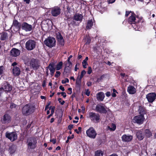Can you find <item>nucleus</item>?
I'll list each match as a JSON object with an SVG mask.
<instances>
[{
	"label": "nucleus",
	"mask_w": 156,
	"mask_h": 156,
	"mask_svg": "<svg viewBox=\"0 0 156 156\" xmlns=\"http://www.w3.org/2000/svg\"><path fill=\"white\" fill-rule=\"evenodd\" d=\"M34 110V107L32 105H26L22 108V112L24 115H28L33 113Z\"/></svg>",
	"instance_id": "nucleus-1"
},
{
	"label": "nucleus",
	"mask_w": 156,
	"mask_h": 156,
	"mask_svg": "<svg viewBox=\"0 0 156 156\" xmlns=\"http://www.w3.org/2000/svg\"><path fill=\"white\" fill-rule=\"evenodd\" d=\"M88 114V117L91 121L96 123L99 122L100 116L98 113L90 112Z\"/></svg>",
	"instance_id": "nucleus-2"
},
{
	"label": "nucleus",
	"mask_w": 156,
	"mask_h": 156,
	"mask_svg": "<svg viewBox=\"0 0 156 156\" xmlns=\"http://www.w3.org/2000/svg\"><path fill=\"white\" fill-rule=\"evenodd\" d=\"M37 140L34 137L29 138L27 140L28 147L30 149H34L37 146Z\"/></svg>",
	"instance_id": "nucleus-3"
},
{
	"label": "nucleus",
	"mask_w": 156,
	"mask_h": 156,
	"mask_svg": "<svg viewBox=\"0 0 156 156\" xmlns=\"http://www.w3.org/2000/svg\"><path fill=\"white\" fill-rule=\"evenodd\" d=\"M36 45V42L34 40H29L26 43L25 48L28 51H31L35 48Z\"/></svg>",
	"instance_id": "nucleus-4"
},
{
	"label": "nucleus",
	"mask_w": 156,
	"mask_h": 156,
	"mask_svg": "<svg viewBox=\"0 0 156 156\" xmlns=\"http://www.w3.org/2000/svg\"><path fill=\"white\" fill-rule=\"evenodd\" d=\"M55 38L52 37H48L44 41L45 44L50 48L54 46L55 44Z\"/></svg>",
	"instance_id": "nucleus-5"
},
{
	"label": "nucleus",
	"mask_w": 156,
	"mask_h": 156,
	"mask_svg": "<svg viewBox=\"0 0 156 156\" xmlns=\"http://www.w3.org/2000/svg\"><path fill=\"white\" fill-rule=\"evenodd\" d=\"M86 134L87 136L92 139H94L97 134L96 131L92 127H90L87 130Z\"/></svg>",
	"instance_id": "nucleus-6"
},
{
	"label": "nucleus",
	"mask_w": 156,
	"mask_h": 156,
	"mask_svg": "<svg viewBox=\"0 0 156 156\" xmlns=\"http://www.w3.org/2000/svg\"><path fill=\"white\" fill-rule=\"evenodd\" d=\"M5 136L7 138L9 139L11 141H13L17 138V134L15 132L11 133L6 132Z\"/></svg>",
	"instance_id": "nucleus-7"
},
{
	"label": "nucleus",
	"mask_w": 156,
	"mask_h": 156,
	"mask_svg": "<svg viewBox=\"0 0 156 156\" xmlns=\"http://www.w3.org/2000/svg\"><path fill=\"white\" fill-rule=\"evenodd\" d=\"M30 66L34 69L36 70L39 68L40 64L37 60L32 59L30 62Z\"/></svg>",
	"instance_id": "nucleus-8"
},
{
	"label": "nucleus",
	"mask_w": 156,
	"mask_h": 156,
	"mask_svg": "<svg viewBox=\"0 0 156 156\" xmlns=\"http://www.w3.org/2000/svg\"><path fill=\"white\" fill-rule=\"evenodd\" d=\"M95 110L96 112L100 113H105L107 112L106 109L102 104L96 105Z\"/></svg>",
	"instance_id": "nucleus-9"
},
{
	"label": "nucleus",
	"mask_w": 156,
	"mask_h": 156,
	"mask_svg": "<svg viewBox=\"0 0 156 156\" xmlns=\"http://www.w3.org/2000/svg\"><path fill=\"white\" fill-rule=\"evenodd\" d=\"M21 27L22 29L26 32L30 31L33 29L32 26L26 22L23 23L21 25Z\"/></svg>",
	"instance_id": "nucleus-10"
},
{
	"label": "nucleus",
	"mask_w": 156,
	"mask_h": 156,
	"mask_svg": "<svg viewBox=\"0 0 156 156\" xmlns=\"http://www.w3.org/2000/svg\"><path fill=\"white\" fill-rule=\"evenodd\" d=\"M133 119L134 122L141 124L143 123L144 118L143 115H140L134 117Z\"/></svg>",
	"instance_id": "nucleus-11"
},
{
	"label": "nucleus",
	"mask_w": 156,
	"mask_h": 156,
	"mask_svg": "<svg viewBox=\"0 0 156 156\" xmlns=\"http://www.w3.org/2000/svg\"><path fill=\"white\" fill-rule=\"evenodd\" d=\"M2 88L3 90L5 92H10L12 89V87L8 82H4L2 85Z\"/></svg>",
	"instance_id": "nucleus-12"
},
{
	"label": "nucleus",
	"mask_w": 156,
	"mask_h": 156,
	"mask_svg": "<svg viewBox=\"0 0 156 156\" xmlns=\"http://www.w3.org/2000/svg\"><path fill=\"white\" fill-rule=\"evenodd\" d=\"M156 94L154 93H150L146 95V98L150 102H152L155 100Z\"/></svg>",
	"instance_id": "nucleus-13"
},
{
	"label": "nucleus",
	"mask_w": 156,
	"mask_h": 156,
	"mask_svg": "<svg viewBox=\"0 0 156 156\" xmlns=\"http://www.w3.org/2000/svg\"><path fill=\"white\" fill-rule=\"evenodd\" d=\"M61 12V9L58 7H56L53 8L51 11L52 15L54 16H56L59 15Z\"/></svg>",
	"instance_id": "nucleus-14"
},
{
	"label": "nucleus",
	"mask_w": 156,
	"mask_h": 156,
	"mask_svg": "<svg viewBox=\"0 0 156 156\" xmlns=\"http://www.w3.org/2000/svg\"><path fill=\"white\" fill-rule=\"evenodd\" d=\"M20 53V51L16 48H13L10 51V55L13 57H16L19 55Z\"/></svg>",
	"instance_id": "nucleus-15"
},
{
	"label": "nucleus",
	"mask_w": 156,
	"mask_h": 156,
	"mask_svg": "<svg viewBox=\"0 0 156 156\" xmlns=\"http://www.w3.org/2000/svg\"><path fill=\"white\" fill-rule=\"evenodd\" d=\"M11 120V117L8 114H5L2 119V122L5 124L9 122Z\"/></svg>",
	"instance_id": "nucleus-16"
},
{
	"label": "nucleus",
	"mask_w": 156,
	"mask_h": 156,
	"mask_svg": "<svg viewBox=\"0 0 156 156\" xmlns=\"http://www.w3.org/2000/svg\"><path fill=\"white\" fill-rule=\"evenodd\" d=\"M96 96L97 100L100 101H103L105 97L104 93L102 92L98 93Z\"/></svg>",
	"instance_id": "nucleus-17"
},
{
	"label": "nucleus",
	"mask_w": 156,
	"mask_h": 156,
	"mask_svg": "<svg viewBox=\"0 0 156 156\" xmlns=\"http://www.w3.org/2000/svg\"><path fill=\"white\" fill-rule=\"evenodd\" d=\"M83 18V16L82 15L77 13L74 15L73 19L76 21L81 22Z\"/></svg>",
	"instance_id": "nucleus-18"
},
{
	"label": "nucleus",
	"mask_w": 156,
	"mask_h": 156,
	"mask_svg": "<svg viewBox=\"0 0 156 156\" xmlns=\"http://www.w3.org/2000/svg\"><path fill=\"white\" fill-rule=\"evenodd\" d=\"M122 138L123 141L128 142L132 139L133 136L131 135L127 136L126 135H124L122 136Z\"/></svg>",
	"instance_id": "nucleus-19"
},
{
	"label": "nucleus",
	"mask_w": 156,
	"mask_h": 156,
	"mask_svg": "<svg viewBox=\"0 0 156 156\" xmlns=\"http://www.w3.org/2000/svg\"><path fill=\"white\" fill-rule=\"evenodd\" d=\"M136 136L139 140H141L144 139V134L143 133V130H140L137 132Z\"/></svg>",
	"instance_id": "nucleus-20"
},
{
	"label": "nucleus",
	"mask_w": 156,
	"mask_h": 156,
	"mask_svg": "<svg viewBox=\"0 0 156 156\" xmlns=\"http://www.w3.org/2000/svg\"><path fill=\"white\" fill-rule=\"evenodd\" d=\"M134 14L132 12L131 16L128 19L129 23H130L135 24L136 23L135 22L136 18Z\"/></svg>",
	"instance_id": "nucleus-21"
},
{
	"label": "nucleus",
	"mask_w": 156,
	"mask_h": 156,
	"mask_svg": "<svg viewBox=\"0 0 156 156\" xmlns=\"http://www.w3.org/2000/svg\"><path fill=\"white\" fill-rule=\"evenodd\" d=\"M12 72L14 76H17L20 74V70L19 67H14L12 69Z\"/></svg>",
	"instance_id": "nucleus-22"
},
{
	"label": "nucleus",
	"mask_w": 156,
	"mask_h": 156,
	"mask_svg": "<svg viewBox=\"0 0 156 156\" xmlns=\"http://www.w3.org/2000/svg\"><path fill=\"white\" fill-rule=\"evenodd\" d=\"M136 91V89L132 86H130L128 87L127 91L129 94H135Z\"/></svg>",
	"instance_id": "nucleus-23"
},
{
	"label": "nucleus",
	"mask_w": 156,
	"mask_h": 156,
	"mask_svg": "<svg viewBox=\"0 0 156 156\" xmlns=\"http://www.w3.org/2000/svg\"><path fill=\"white\" fill-rule=\"evenodd\" d=\"M47 68H48L50 70L51 76H53L55 71V69L54 68L53 65L50 64L48 67H47Z\"/></svg>",
	"instance_id": "nucleus-24"
},
{
	"label": "nucleus",
	"mask_w": 156,
	"mask_h": 156,
	"mask_svg": "<svg viewBox=\"0 0 156 156\" xmlns=\"http://www.w3.org/2000/svg\"><path fill=\"white\" fill-rule=\"evenodd\" d=\"M1 34L0 39L1 40H6L8 38L7 34L6 33H2Z\"/></svg>",
	"instance_id": "nucleus-25"
},
{
	"label": "nucleus",
	"mask_w": 156,
	"mask_h": 156,
	"mask_svg": "<svg viewBox=\"0 0 156 156\" xmlns=\"http://www.w3.org/2000/svg\"><path fill=\"white\" fill-rule=\"evenodd\" d=\"M145 135L147 137H150L152 136L151 132L148 129H146L144 132Z\"/></svg>",
	"instance_id": "nucleus-26"
},
{
	"label": "nucleus",
	"mask_w": 156,
	"mask_h": 156,
	"mask_svg": "<svg viewBox=\"0 0 156 156\" xmlns=\"http://www.w3.org/2000/svg\"><path fill=\"white\" fill-rule=\"evenodd\" d=\"M93 25V22L91 20H88L87 21L86 28L87 29H90Z\"/></svg>",
	"instance_id": "nucleus-27"
},
{
	"label": "nucleus",
	"mask_w": 156,
	"mask_h": 156,
	"mask_svg": "<svg viewBox=\"0 0 156 156\" xmlns=\"http://www.w3.org/2000/svg\"><path fill=\"white\" fill-rule=\"evenodd\" d=\"M16 150V146L14 145H12L9 147V150L10 154H12L14 153Z\"/></svg>",
	"instance_id": "nucleus-28"
},
{
	"label": "nucleus",
	"mask_w": 156,
	"mask_h": 156,
	"mask_svg": "<svg viewBox=\"0 0 156 156\" xmlns=\"http://www.w3.org/2000/svg\"><path fill=\"white\" fill-rule=\"evenodd\" d=\"M104 152L101 150H98L95 152V156H103Z\"/></svg>",
	"instance_id": "nucleus-29"
},
{
	"label": "nucleus",
	"mask_w": 156,
	"mask_h": 156,
	"mask_svg": "<svg viewBox=\"0 0 156 156\" xmlns=\"http://www.w3.org/2000/svg\"><path fill=\"white\" fill-rule=\"evenodd\" d=\"M81 79L79 78V76H78L76 82V84L77 87H79L81 85Z\"/></svg>",
	"instance_id": "nucleus-30"
},
{
	"label": "nucleus",
	"mask_w": 156,
	"mask_h": 156,
	"mask_svg": "<svg viewBox=\"0 0 156 156\" xmlns=\"http://www.w3.org/2000/svg\"><path fill=\"white\" fill-rule=\"evenodd\" d=\"M63 65V63L62 62H59L56 66V69L57 70H58L62 68Z\"/></svg>",
	"instance_id": "nucleus-31"
},
{
	"label": "nucleus",
	"mask_w": 156,
	"mask_h": 156,
	"mask_svg": "<svg viewBox=\"0 0 156 156\" xmlns=\"http://www.w3.org/2000/svg\"><path fill=\"white\" fill-rule=\"evenodd\" d=\"M108 129H109L111 131H114L116 129V126L114 124H112L111 126H108Z\"/></svg>",
	"instance_id": "nucleus-32"
},
{
	"label": "nucleus",
	"mask_w": 156,
	"mask_h": 156,
	"mask_svg": "<svg viewBox=\"0 0 156 156\" xmlns=\"http://www.w3.org/2000/svg\"><path fill=\"white\" fill-rule=\"evenodd\" d=\"M13 25L16 27H19L20 26L19 23L16 20H13Z\"/></svg>",
	"instance_id": "nucleus-33"
},
{
	"label": "nucleus",
	"mask_w": 156,
	"mask_h": 156,
	"mask_svg": "<svg viewBox=\"0 0 156 156\" xmlns=\"http://www.w3.org/2000/svg\"><path fill=\"white\" fill-rule=\"evenodd\" d=\"M139 113L140 114V115H143L145 113V111L144 108L141 106L139 107Z\"/></svg>",
	"instance_id": "nucleus-34"
},
{
	"label": "nucleus",
	"mask_w": 156,
	"mask_h": 156,
	"mask_svg": "<svg viewBox=\"0 0 156 156\" xmlns=\"http://www.w3.org/2000/svg\"><path fill=\"white\" fill-rule=\"evenodd\" d=\"M71 68H68L65 67L64 68V73H69L71 71Z\"/></svg>",
	"instance_id": "nucleus-35"
},
{
	"label": "nucleus",
	"mask_w": 156,
	"mask_h": 156,
	"mask_svg": "<svg viewBox=\"0 0 156 156\" xmlns=\"http://www.w3.org/2000/svg\"><path fill=\"white\" fill-rule=\"evenodd\" d=\"M65 63L66 66L65 67L68 68L69 67L71 68V67L72 65V63L71 62H65Z\"/></svg>",
	"instance_id": "nucleus-36"
},
{
	"label": "nucleus",
	"mask_w": 156,
	"mask_h": 156,
	"mask_svg": "<svg viewBox=\"0 0 156 156\" xmlns=\"http://www.w3.org/2000/svg\"><path fill=\"white\" fill-rule=\"evenodd\" d=\"M58 41L59 42V44L61 45H64V41L63 37L61 38L58 40Z\"/></svg>",
	"instance_id": "nucleus-37"
},
{
	"label": "nucleus",
	"mask_w": 156,
	"mask_h": 156,
	"mask_svg": "<svg viewBox=\"0 0 156 156\" xmlns=\"http://www.w3.org/2000/svg\"><path fill=\"white\" fill-rule=\"evenodd\" d=\"M82 64L84 68H86L87 67L86 66L88 65L87 61L84 60L82 62Z\"/></svg>",
	"instance_id": "nucleus-38"
},
{
	"label": "nucleus",
	"mask_w": 156,
	"mask_h": 156,
	"mask_svg": "<svg viewBox=\"0 0 156 156\" xmlns=\"http://www.w3.org/2000/svg\"><path fill=\"white\" fill-rule=\"evenodd\" d=\"M86 73V72L84 70H83L81 73V75L79 78H80V79H82L83 76Z\"/></svg>",
	"instance_id": "nucleus-39"
},
{
	"label": "nucleus",
	"mask_w": 156,
	"mask_h": 156,
	"mask_svg": "<svg viewBox=\"0 0 156 156\" xmlns=\"http://www.w3.org/2000/svg\"><path fill=\"white\" fill-rule=\"evenodd\" d=\"M4 70L5 68L3 66H0V75H1L3 73V71Z\"/></svg>",
	"instance_id": "nucleus-40"
},
{
	"label": "nucleus",
	"mask_w": 156,
	"mask_h": 156,
	"mask_svg": "<svg viewBox=\"0 0 156 156\" xmlns=\"http://www.w3.org/2000/svg\"><path fill=\"white\" fill-rule=\"evenodd\" d=\"M51 109V114L53 115L54 112V111H55V106H53L52 107H51V106H50V108L49 109Z\"/></svg>",
	"instance_id": "nucleus-41"
},
{
	"label": "nucleus",
	"mask_w": 156,
	"mask_h": 156,
	"mask_svg": "<svg viewBox=\"0 0 156 156\" xmlns=\"http://www.w3.org/2000/svg\"><path fill=\"white\" fill-rule=\"evenodd\" d=\"M69 82V80L67 78H66L64 80H62V82L63 84L66 83H68Z\"/></svg>",
	"instance_id": "nucleus-42"
},
{
	"label": "nucleus",
	"mask_w": 156,
	"mask_h": 156,
	"mask_svg": "<svg viewBox=\"0 0 156 156\" xmlns=\"http://www.w3.org/2000/svg\"><path fill=\"white\" fill-rule=\"evenodd\" d=\"M58 101L62 105H63L65 103V101H64L62 100V99L61 98H59L58 99Z\"/></svg>",
	"instance_id": "nucleus-43"
},
{
	"label": "nucleus",
	"mask_w": 156,
	"mask_h": 156,
	"mask_svg": "<svg viewBox=\"0 0 156 156\" xmlns=\"http://www.w3.org/2000/svg\"><path fill=\"white\" fill-rule=\"evenodd\" d=\"M16 106V105H15V104L13 103H11L10 104V108H15Z\"/></svg>",
	"instance_id": "nucleus-44"
},
{
	"label": "nucleus",
	"mask_w": 156,
	"mask_h": 156,
	"mask_svg": "<svg viewBox=\"0 0 156 156\" xmlns=\"http://www.w3.org/2000/svg\"><path fill=\"white\" fill-rule=\"evenodd\" d=\"M60 74L61 73L60 72L56 71V74L55 75V76L56 78H58L59 76H60Z\"/></svg>",
	"instance_id": "nucleus-45"
},
{
	"label": "nucleus",
	"mask_w": 156,
	"mask_h": 156,
	"mask_svg": "<svg viewBox=\"0 0 156 156\" xmlns=\"http://www.w3.org/2000/svg\"><path fill=\"white\" fill-rule=\"evenodd\" d=\"M92 69L90 67H89L88 68V70L87 71V73L88 74H90L92 72Z\"/></svg>",
	"instance_id": "nucleus-46"
},
{
	"label": "nucleus",
	"mask_w": 156,
	"mask_h": 156,
	"mask_svg": "<svg viewBox=\"0 0 156 156\" xmlns=\"http://www.w3.org/2000/svg\"><path fill=\"white\" fill-rule=\"evenodd\" d=\"M51 104V102H48L47 103V105L46 106L45 108V110H46L48 108L49 106L50 105V104Z\"/></svg>",
	"instance_id": "nucleus-47"
},
{
	"label": "nucleus",
	"mask_w": 156,
	"mask_h": 156,
	"mask_svg": "<svg viewBox=\"0 0 156 156\" xmlns=\"http://www.w3.org/2000/svg\"><path fill=\"white\" fill-rule=\"evenodd\" d=\"M90 41H91V39L90 38H87V42H86L85 44H89L90 42Z\"/></svg>",
	"instance_id": "nucleus-48"
},
{
	"label": "nucleus",
	"mask_w": 156,
	"mask_h": 156,
	"mask_svg": "<svg viewBox=\"0 0 156 156\" xmlns=\"http://www.w3.org/2000/svg\"><path fill=\"white\" fill-rule=\"evenodd\" d=\"M62 37L60 33H59L57 35V38L58 39V40L61 38Z\"/></svg>",
	"instance_id": "nucleus-49"
},
{
	"label": "nucleus",
	"mask_w": 156,
	"mask_h": 156,
	"mask_svg": "<svg viewBox=\"0 0 156 156\" xmlns=\"http://www.w3.org/2000/svg\"><path fill=\"white\" fill-rule=\"evenodd\" d=\"M62 37L60 33H59L57 35V38L58 39V40L61 38Z\"/></svg>",
	"instance_id": "nucleus-50"
},
{
	"label": "nucleus",
	"mask_w": 156,
	"mask_h": 156,
	"mask_svg": "<svg viewBox=\"0 0 156 156\" xmlns=\"http://www.w3.org/2000/svg\"><path fill=\"white\" fill-rule=\"evenodd\" d=\"M85 94L88 96H89L90 94V92L88 89H87L86 90Z\"/></svg>",
	"instance_id": "nucleus-51"
},
{
	"label": "nucleus",
	"mask_w": 156,
	"mask_h": 156,
	"mask_svg": "<svg viewBox=\"0 0 156 156\" xmlns=\"http://www.w3.org/2000/svg\"><path fill=\"white\" fill-rule=\"evenodd\" d=\"M73 128V125H70L68 126V129L70 130H71Z\"/></svg>",
	"instance_id": "nucleus-52"
},
{
	"label": "nucleus",
	"mask_w": 156,
	"mask_h": 156,
	"mask_svg": "<svg viewBox=\"0 0 156 156\" xmlns=\"http://www.w3.org/2000/svg\"><path fill=\"white\" fill-rule=\"evenodd\" d=\"M132 12L131 11H126V15L125 16H128L129 15V14L130 13H132Z\"/></svg>",
	"instance_id": "nucleus-53"
},
{
	"label": "nucleus",
	"mask_w": 156,
	"mask_h": 156,
	"mask_svg": "<svg viewBox=\"0 0 156 156\" xmlns=\"http://www.w3.org/2000/svg\"><path fill=\"white\" fill-rule=\"evenodd\" d=\"M105 95L107 97H109L111 95V93L109 91L105 93Z\"/></svg>",
	"instance_id": "nucleus-54"
},
{
	"label": "nucleus",
	"mask_w": 156,
	"mask_h": 156,
	"mask_svg": "<svg viewBox=\"0 0 156 156\" xmlns=\"http://www.w3.org/2000/svg\"><path fill=\"white\" fill-rule=\"evenodd\" d=\"M61 94L64 98H65L66 97V94L65 92H62L61 93Z\"/></svg>",
	"instance_id": "nucleus-55"
},
{
	"label": "nucleus",
	"mask_w": 156,
	"mask_h": 156,
	"mask_svg": "<svg viewBox=\"0 0 156 156\" xmlns=\"http://www.w3.org/2000/svg\"><path fill=\"white\" fill-rule=\"evenodd\" d=\"M68 90L69 91V92L68 93V94H71L72 93V89L71 88H69L68 89Z\"/></svg>",
	"instance_id": "nucleus-56"
},
{
	"label": "nucleus",
	"mask_w": 156,
	"mask_h": 156,
	"mask_svg": "<svg viewBox=\"0 0 156 156\" xmlns=\"http://www.w3.org/2000/svg\"><path fill=\"white\" fill-rule=\"evenodd\" d=\"M74 135H72L71 136H68L67 137V139H68V140L72 139L74 138Z\"/></svg>",
	"instance_id": "nucleus-57"
},
{
	"label": "nucleus",
	"mask_w": 156,
	"mask_h": 156,
	"mask_svg": "<svg viewBox=\"0 0 156 156\" xmlns=\"http://www.w3.org/2000/svg\"><path fill=\"white\" fill-rule=\"evenodd\" d=\"M50 141L51 142H52L54 144L56 143V139H51Z\"/></svg>",
	"instance_id": "nucleus-58"
},
{
	"label": "nucleus",
	"mask_w": 156,
	"mask_h": 156,
	"mask_svg": "<svg viewBox=\"0 0 156 156\" xmlns=\"http://www.w3.org/2000/svg\"><path fill=\"white\" fill-rule=\"evenodd\" d=\"M87 85L88 87L92 85V83L90 82H88L87 83Z\"/></svg>",
	"instance_id": "nucleus-59"
},
{
	"label": "nucleus",
	"mask_w": 156,
	"mask_h": 156,
	"mask_svg": "<svg viewBox=\"0 0 156 156\" xmlns=\"http://www.w3.org/2000/svg\"><path fill=\"white\" fill-rule=\"evenodd\" d=\"M59 89L61 90L62 91H64L65 90V89L64 87H62V86L61 85L59 86Z\"/></svg>",
	"instance_id": "nucleus-60"
},
{
	"label": "nucleus",
	"mask_w": 156,
	"mask_h": 156,
	"mask_svg": "<svg viewBox=\"0 0 156 156\" xmlns=\"http://www.w3.org/2000/svg\"><path fill=\"white\" fill-rule=\"evenodd\" d=\"M23 1L26 2V3L29 4L30 3V0H23Z\"/></svg>",
	"instance_id": "nucleus-61"
},
{
	"label": "nucleus",
	"mask_w": 156,
	"mask_h": 156,
	"mask_svg": "<svg viewBox=\"0 0 156 156\" xmlns=\"http://www.w3.org/2000/svg\"><path fill=\"white\" fill-rule=\"evenodd\" d=\"M46 80H44L43 81V83L42 84V86L43 87H44L45 86V84H46Z\"/></svg>",
	"instance_id": "nucleus-62"
},
{
	"label": "nucleus",
	"mask_w": 156,
	"mask_h": 156,
	"mask_svg": "<svg viewBox=\"0 0 156 156\" xmlns=\"http://www.w3.org/2000/svg\"><path fill=\"white\" fill-rule=\"evenodd\" d=\"M73 57L72 55H70L69 57L68 58V59H67V62H71L70 61V59L72 58Z\"/></svg>",
	"instance_id": "nucleus-63"
},
{
	"label": "nucleus",
	"mask_w": 156,
	"mask_h": 156,
	"mask_svg": "<svg viewBox=\"0 0 156 156\" xmlns=\"http://www.w3.org/2000/svg\"><path fill=\"white\" fill-rule=\"evenodd\" d=\"M116 0H109V2L110 3H112L115 2Z\"/></svg>",
	"instance_id": "nucleus-64"
}]
</instances>
